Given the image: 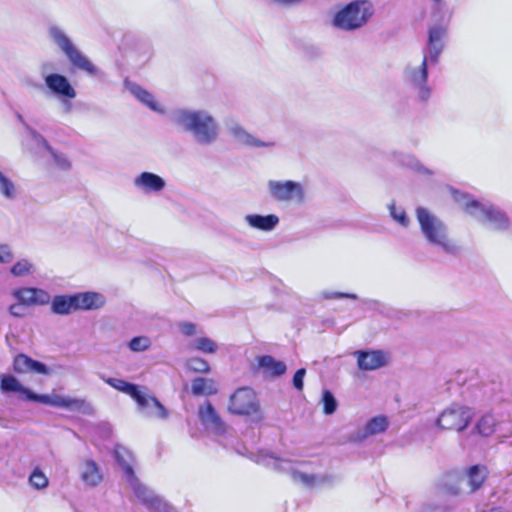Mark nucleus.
<instances>
[{"label": "nucleus", "mask_w": 512, "mask_h": 512, "mask_svg": "<svg viewBox=\"0 0 512 512\" xmlns=\"http://www.w3.org/2000/svg\"><path fill=\"white\" fill-rule=\"evenodd\" d=\"M447 34V28L441 24L429 27L425 46L423 47V60L419 66L407 65L403 77L405 83L411 88L417 100L427 103L432 96V87L428 84L429 68L439 62L444 50L443 38Z\"/></svg>", "instance_id": "f257e3e1"}, {"label": "nucleus", "mask_w": 512, "mask_h": 512, "mask_svg": "<svg viewBox=\"0 0 512 512\" xmlns=\"http://www.w3.org/2000/svg\"><path fill=\"white\" fill-rule=\"evenodd\" d=\"M171 120L190 132L201 145H210L218 138L217 122L206 110L177 109L172 113Z\"/></svg>", "instance_id": "f03ea898"}, {"label": "nucleus", "mask_w": 512, "mask_h": 512, "mask_svg": "<svg viewBox=\"0 0 512 512\" xmlns=\"http://www.w3.org/2000/svg\"><path fill=\"white\" fill-rule=\"evenodd\" d=\"M50 40L62 51L73 71H81L102 83L108 81L107 74L94 65L72 42L66 32L58 25H50L48 28Z\"/></svg>", "instance_id": "7ed1b4c3"}, {"label": "nucleus", "mask_w": 512, "mask_h": 512, "mask_svg": "<svg viewBox=\"0 0 512 512\" xmlns=\"http://www.w3.org/2000/svg\"><path fill=\"white\" fill-rule=\"evenodd\" d=\"M415 213L420 231L430 246L447 255L459 252V247L449 239L447 227L442 220L422 206L417 207Z\"/></svg>", "instance_id": "20e7f679"}, {"label": "nucleus", "mask_w": 512, "mask_h": 512, "mask_svg": "<svg viewBox=\"0 0 512 512\" xmlns=\"http://www.w3.org/2000/svg\"><path fill=\"white\" fill-rule=\"evenodd\" d=\"M375 13L369 0H352L334 13L331 24L334 28L354 32L366 26Z\"/></svg>", "instance_id": "39448f33"}, {"label": "nucleus", "mask_w": 512, "mask_h": 512, "mask_svg": "<svg viewBox=\"0 0 512 512\" xmlns=\"http://www.w3.org/2000/svg\"><path fill=\"white\" fill-rule=\"evenodd\" d=\"M475 213L474 218L482 224L488 225L491 229L504 232L510 229L511 220L508 214L499 206L489 201L474 202L472 206Z\"/></svg>", "instance_id": "423d86ee"}, {"label": "nucleus", "mask_w": 512, "mask_h": 512, "mask_svg": "<svg viewBox=\"0 0 512 512\" xmlns=\"http://www.w3.org/2000/svg\"><path fill=\"white\" fill-rule=\"evenodd\" d=\"M472 411L469 407L452 404L445 409L437 418L438 427L446 430H465L472 420Z\"/></svg>", "instance_id": "0eeeda50"}, {"label": "nucleus", "mask_w": 512, "mask_h": 512, "mask_svg": "<svg viewBox=\"0 0 512 512\" xmlns=\"http://www.w3.org/2000/svg\"><path fill=\"white\" fill-rule=\"evenodd\" d=\"M228 410L239 416H250L259 412L260 405L255 391L246 386L238 388L229 398Z\"/></svg>", "instance_id": "6e6552de"}, {"label": "nucleus", "mask_w": 512, "mask_h": 512, "mask_svg": "<svg viewBox=\"0 0 512 512\" xmlns=\"http://www.w3.org/2000/svg\"><path fill=\"white\" fill-rule=\"evenodd\" d=\"M44 83L50 93L61 101L65 111H70L71 100L77 93L69 79L60 73H50L44 76Z\"/></svg>", "instance_id": "1a4fd4ad"}, {"label": "nucleus", "mask_w": 512, "mask_h": 512, "mask_svg": "<svg viewBox=\"0 0 512 512\" xmlns=\"http://www.w3.org/2000/svg\"><path fill=\"white\" fill-rule=\"evenodd\" d=\"M41 404L57 408H63L71 412H77L84 415H93V406L85 399L72 398L62 395L43 394Z\"/></svg>", "instance_id": "9d476101"}, {"label": "nucleus", "mask_w": 512, "mask_h": 512, "mask_svg": "<svg viewBox=\"0 0 512 512\" xmlns=\"http://www.w3.org/2000/svg\"><path fill=\"white\" fill-rule=\"evenodd\" d=\"M0 390L4 394L17 393L19 398L23 401L40 403L43 394L37 393L31 388L23 385L14 375L12 374H1L0 375Z\"/></svg>", "instance_id": "9b49d317"}, {"label": "nucleus", "mask_w": 512, "mask_h": 512, "mask_svg": "<svg viewBox=\"0 0 512 512\" xmlns=\"http://www.w3.org/2000/svg\"><path fill=\"white\" fill-rule=\"evenodd\" d=\"M105 383L119 392L130 396L138 405L140 410L146 409L149 406V399L147 394L141 389L138 384L126 381L121 378L115 377H101Z\"/></svg>", "instance_id": "f8f14e48"}, {"label": "nucleus", "mask_w": 512, "mask_h": 512, "mask_svg": "<svg viewBox=\"0 0 512 512\" xmlns=\"http://www.w3.org/2000/svg\"><path fill=\"white\" fill-rule=\"evenodd\" d=\"M11 296L24 307L43 306L50 302L48 291L38 287H20L11 291Z\"/></svg>", "instance_id": "ddd939ff"}, {"label": "nucleus", "mask_w": 512, "mask_h": 512, "mask_svg": "<svg viewBox=\"0 0 512 512\" xmlns=\"http://www.w3.org/2000/svg\"><path fill=\"white\" fill-rule=\"evenodd\" d=\"M268 187L272 197L278 201H288L293 198L302 200L304 191L300 183L287 180V181H269Z\"/></svg>", "instance_id": "4468645a"}, {"label": "nucleus", "mask_w": 512, "mask_h": 512, "mask_svg": "<svg viewBox=\"0 0 512 512\" xmlns=\"http://www.w3.org/2000/svg\"><path fill=\"white\" fill-rule=\"evenodd\" d=\"M13 370L18 374L35 373L51 375L53 370L44 362L36 360L25 353H18L13 359Z\"/></svg>", "instance_id": "2eb2a0df"}, {"label": "nucleus", "mask_w": 512, "mask_h": 512, "mask_svg": "<svg viewBox=\"0 0 512 512\" xmlns=\"http://www.w3.org/2000/svg\"><path fill=\"white\" fill-rule=\"evenodd\" d=\"M436 489L443 495L460 496L465 491L462 473L456 470L444 473L436 483Z\"/></svg>", "instance_id": "dca6fc26"}, {"label": "nucleus", "mask_w": 512, "mask_h": 512, "mask_svg": "<svg viewBox=\"0 0 512 512\" xmlns=\"http://www.w3.org/2000/svg\"><path fill=\"white\" fill-rule=\"evenodd\" d=\"M357 366L362 371H372L387 364L386 354L382 350L361 349L354 352Z\"/></svg>", "instance_id": "f3484780"}, {"label": "nucleus", "mask_w": 512, "mask_h": 512, "mask_svg": "<svg viewBox=\"0 0 512 512\" xmlns=\"http://www.w3.org/2000/svg\"><path fill=\"white\" fill-rule=\"evenodd\" d=\"M123 86L142 105L146 106L154 112L160 114L164 113V109L156 101L154 95L142 86H140L139 84H137L136 82L129 80V78H125L123 81Z\"/></svg>", "instance_id": "a211bd4d"}, {"label": "nucleus", "mask_w": 512, "mask_h": 512, "mask_svg": "<svg viewBox=\"0 0 512 512\" xmlns=\"http://www.w3.org/2000/svg\"><path fill=\"white\" fill-rule=\"evenodd\" d=\"M198 416L201 423L216 434L223 435L226 432L225 423L210 401H206L199 407Z\"/></svg>", "instance_id": "6ab92c4d"}, {"label": "nucleus", "mask_w": 512, "mask_h": 512, "mask_svg": "<svg viewBox=\"0 0 512 512\" xmlns=\"http://www.w3.org/2000/svg\"><path fill=\"white\" fill-rule=\"evenodd\" d=\"M464 478V486L468 487V493L478 491L488 477V470L486 466L481 464H474L465 469L462 473Z\"/></svg>", "instance_id": "aec40b11"}, {"label": "nucleus", "mask_w": 512, "mask_h": 512, "mask_svg": "<svg viewBox=\"0 0 512 512\" xmlns=\"http://www.w3.org/2000/svg\"><path fill=\"white\" fill-rule=\"evenodd\" d=\"M134 185L144 193H159L165 186L164 178L153 172H141L135 179Z\"/></svg>", "instance_id": "412c9836"}, {"label": "nucleus", "mask_w": 512, "mask_h": 512, "mask_svg": "<svg viewBox=\"0 0 512 512\" xmlns=\"http://www.w3.org/2000/svg\"><path fill=\"white\" fill-rule=\"evenodd\" d=\"M77 300L78 310L90 311L97 310L105 305V296L99 292L86 291L74 293Z\"/></svg>", "instance_id": "4be33fe9"}, {"label": "nucleus", "mask_w": 512, "mask_h": 512, "mask_svg": "<svg viewBox=\"0 0 512 512\" xmlns=\"http://www.w3.org/2000/svg\"><path fill=\"white\" fill-rule=\"evenodd\" d=\"M231 135L242 145L252 148L259 147H273L275 145L272 141H262L252 134L248 133L242 126L233 124L229 127Z\"/></svg>", "instance_id": "5701e85b"}, {"label": "nucleus", "mask_w": 512, "mask_h": 512, "mask_svg": "<svg viewBox=\"0 0 512 512\" xmlns=\"http://www.w3.org/2000/svg\"><path fill=\"white\" fill-rule=\"evenodd\" d=\"M256 362L258 369L264 370L273 378L281 377L287 371V366L283 361L268 354L257 356Z\"/></svg>", "instance_id": "b1692460"}, {"label": "nucleus", "mask_w": 512, "mask_h": 512, "mask_svg": "<svg viewBox=\"0 0 512 512\" xmlns=\"http://www.w3.org/2000/svg\"><path fill=\"white\" fill-rule=\"evenodd\" d=\"M50 309L55 315H69L74 311H78L77 300L75 299L74 293L56 295L51 300Z\"/></svg>", "instance_id": "393cba45"}, {"label": "nucleus", "mask_w": 512, "mask_h": 512, "mask_svg": "<svg viewBox=\"0 0 512 512\" xmlns=\"http://www.w3.org/2000/svg\"><path fill=\"white\" fill-rule=\"evenodd\" d=\"M245 221L253 229L270 232L278 225L279 218L274 214H247L245 216Z\"/></svg>", "instance_id": "a878e982"}, {"label": "nucleus", "mask_w": 512, "mask_h": 512, "mask_svg": "<svg viewBox=\"0 0 512 512\" xmlns=\"http://www.w3.org/2000/svg\"><path fill=\"white\" fill-rule=\"evenodd\" d=\"M389 427V419L386 415H377L371 417L358 434V438L363 440L369 436L385 432Z\"/></svg>", "instance_id": "bb28decb"}, {"label": "nucleus", "mask_w": 512, "mask_h": 512, "mask_svg": "<svg viewBox=\"0 0 512 512\" xmlns=\"http://www.w3.org/2000/svg\"><path fill=\"white\" fill-rule=\"evenodd\" d=\"M393 158L398 165L408 168L417 174L427 176L433 175V171L421 164L420 161L412 154L394 152Z\"/></svg>", "instance_id": "cd10ccee"}, {"label": "nucleus", "mask_w": 512, "mask_h": 512, "mask_svg": "<svg viewBox=\"0 0 512 512\" xmlns=\"http://www.w3.org/2000/svg\"><path fill=\"white\" fill-rule=\"evenodd\" d=\"M113 456L116 461V463L119 465L123 472V476L127 481L130 480L129 472L131 471L132 474H136L134 467L132 465L133 457L131 452L126 449L124 446L120 444H116L114 446Z\"/></svg>", "instance_id": "c85d7f7f"}, {"label": "nucleus", "mask_w": 512, "mask_h": 512, "mask_svg": "<svg viewBox=\"0 0 512 512\" xmlns=\"http://www.w3.org/2000/svg\"><path fill=\"white\" fill-rule=\"evenodd\" d=\"M81 479L91 487L97 486L102 481L100 468L93 459H87L82 464Z\"/></svg>", "instance_id": "c756f323"}, {"label": "nucleus", "mask_w": 512, "mask_h": 512, "mask_svg": "<svg viewBox=\"0 0 512 512\" xmlns=\"http://www.w3.org/2000/svg\"><path fill=\"white\" fill-rule=\"evenodd\" d=\"M130 480L127 481L129 487L132 489L133 494L144 507L156 494L152 489L140 482L136 474L129 472Z\"/></svg>", "instance_id": "7c9ffc66"}, {"label": "nucleus", "mask_w": 512, "mask_h": 512, "mask_svg": "<svg viewBox=\"0 0 512 512\" xmlns=\"http://www.w3.org/2000/svg\"><path fill=\"white\" fill-rule=\"evenodd\" d=\"M218 393L216 382L211 378L195 377L191 381V394L193 396H212Z\"/></svg>", "instance_id": "2f4dec72"}, {"label": "nucleus", "mask_w": 512, "mask_h": 512, "mask_svg": "<svg viewBox=\"0 0 512 512\" xmlns=\"http://www.w3.org/2000/svg\"><path fill=\"white\" fill-rule=\"evenodd\" d=\"M498 420L492 413H485L476 422L474 430L482 437H489L495 432Z\"/></svg>", "instance_id": "473e14b6"}, {"label": "nucleus", "mask_w": 512, "mask_h": 512, "mask_svg": "<svg viewBox=\"0 0 512 512\" xmlns=\"http://www.w3.org/2000/svg\"><path fill=\"white\" fill-rule=\"evenodd\" d=\"M449 191L451 193L453 200L457 204H459L467 214L474 217L475 213L473 212L474 208L472 206L474 205V202H480V201L473 198L470 194L462 192L453 187H449ZM475 210H477V209L475 208Z\"/></svg>", "instance_id": "72a5a7b5"}, {"label": "nucleus", "mask_w": 512, "mask_h": 512, "mask_svg": "<svg viewBox=\"0 0 512 512\" xmlns=\"http://www.w3.org/2000/svg\"><path fill=\"white\" fill-rule=\"evenodd\" d=\"M292 477L294 480L301 481L306 486H312L317 482L323 483V484L324 483L332 484L336 478L333 475H323V476L318 477L313 474H307V473L299 472L296 470L292 471Z\"/></svg>", "instance_id": "f704fd0d"}, {"label": "nucleus", "mask_w": 512, "mask_h": 512, "mask_svg": "<svg viewBox=\"0 0 512 512\" xmlns=\"http://www.w3.org/2000/svg\"><path fill=\"white\" fill-rule=\"evenodd\" d=\"M189 348L204 354H214L218 350V344L213 339L203 336L194 339L189 344Z\"/></svg>", "instance_id": "c9c22d12"}, {"label": "nucleus", "mask_w": 512, "mask_h": 512, "mask_svg": "<svg viewBox=\"0 0 512 512\" xmlns=\"http://www.w3.org/2000/svg\"><path fill=\"white\" fill-rule=\"evenodd\" d=\"M149 399V406L142 411H145L149 416H156L159 419H166L169 415L167 408L155 396L147 395Z\"/></svg>", "instance_id": "e433bc0d"}, {"label": "nucleus", "mask_w": 512, "mask_h": 512, "mask_svg": "<svg viewBox=\"0 0 512 512\" xmlns=\"http://www.w3.org/2000/svg\"><path fill=\"white\" fill-rule=\"evenodd\" d=\"M185 367L192 373L208 374L211 371L210 364L201 357L188 358Z\"/></svg>", "instance_id": "4c0bfd02"}, {"label": "nucleus", "mask_w": 512, "mask_h": 512, "mask_svg": "<svg viewBox=\"0 0 512 512\" xmlns=\"http://www.w3.org/2000/svg\"><path fill=\"white\" fill-rule=\"evenodd\" d=\"M145 508L149 512H174V507L168 503L162 496L155 494L146 504Z\"/></svg>", "instance_id": "58836bf2"}, {"label": "nucleus", "mask_w": 512, "mask_h": 512, "mask_svg": "<svg viewBox=\"0 0 512 512\" xmlns=\"http://www.w3.org/2000/svg\"><path fill=\"white\" fill-rule=\"evenodd\" d=\"M0 194L8 200L16 198V187L14 182L0 171Z\"/></svg>", "instance_id": "ea45409f"}, {"label": "nucleus", "mask_w": 512, "mask_h": 512, "mask_svg": "<svg viewBox=\"0 0 512 512\" xmlns=\"http://www.w3.org/2000/svg\"><path fill=\"white\" fill-rule=\"evenodd\" d=\"M321 402L323 404V412L325 415H332L338 408V401L332 391L324 389L322 392Z\"/></svg>", "instance_id": "a19ab883"}, {"label": "nucleus", "mask_w": 512, "mask_h": 512, "mask_svg": "<svg viewBox=\"0 0 512 512\" xmlns=\"http://www.w3.org/2000/svg\"><path fill=\"white\" fill-rule=\"evenodd\" d=\"M152 345L151 339L148 336L140 335L132 337L127 346L132 352H145Z\"/></svg>", "instance_id": "79ce46f5"}, {"label": "nucleus", "mask_w": 512, "mask_h": 512, "mask_svg": "<svg viewBox=\"0 0 512 512\" xmlns=\"http://www.w3.org/2000/svg\"><path fill=\"white\" fill-rule=\"evenodd\" d=\"M29 483L33 488L41 490L46 488L49 482L42 470L36 467L29 476Z\"/></svg>", "instance_id": "37998d69"}, {"label": "nucleus", "mask_w": 512, "mask_h": 512, "mask_svg": "<svg viewBox=\"0 0 512 512\" xmlns=\"http://www.w3.org/2000/svg\"><path fill=\"white\" fill-rule=\"evenodd\" d=\"M32 269L33 265L27 259H21L10 268V272L15 277H23L29 275Z\"/></svg>", "instance_id": "c03bdc74"}, {"label": "nucleus", "mask_w": 512, "mask_h": 512, "mask_svg": "<svg viewBox=\"0 0 512 512\" xmlns=\"http://www.w3.org/2000/svg\"><path fill=\"white\" fill-rule=\"evenodd\" d=\"M388 208L390 216L394 221L403 227H407L409 225L410 221L404 209L397 208L394 202L389 204Z\"/></svg>", "instance_id": "a18cd8bd"}, {"label": "nucleus", "mask_w": 512, "mask_h": 512, "mask_svg": "<svg viewBox=\"0 0 512 512\" xmlns=\"http://www.w3.org/2000/svg\"><path fill=\"white\" fill-rule=\"evenodd\" d=\"M27 131L31 137V139L38 145L42 146L43 149H45L47 152H52V146L49 144L47 139L40 134L38 131H36L34 128L27 126Z\"/></svg>", "instance_id": "49530a36"}, {"label": "nucleus", "mask_w": 512, "mask_h": 512, "mask_svg": "<svg viewBox=\"0 0 512 512\" xmlns=\"http://www.w3.org/2000/svg\"><path fill=\"white\" fill-rule=\"evenodd\" d=\"M321 299H352L357 300L358 296L355 293H346V292H331V291H322L320 293Z\"/></svg>", "instance_id": "de8ad7c7"}, {"label": "nucleus", "mask_w": 512, "mask_h": 512, "mask_svg": "<svg viewBox=\"0 0 512 512\" xmlns=\"http://www.w3.org/2000/svg\"><path fill=\"white\" fill-rule=\"evenodd\" d=\"M49 153L59 168L63 170H68L70 168L71 164L64 154L58 153L54 148H52V152Z\"/></svg>", "instance_id": "09e8293b"}, {"label": "nucleus", "mask_w": 512, "mask_h": 512, "mask_svg": "<svg viewBox=\"0 0 512 512\" xmlns=\"http://www.w3.org/2000/svg\"><path fill=\"white\" fill-rule=\"evenodd\" d=\"M305 375H306L305 368H299L295 371L293 378H292V384L297 391L303 390Z\"/></svg>", "instance_id": "8fccbe9b"}, {"label": "nucleus", "mask_w": 512, "mask_h": 512, "mask_svg": "<svg viewBox=\"0 0 512 512\" xmlns=\"http://www.w3.org/2000/svg\"><path fill=\"white\" fill-rule=\"evenodd\" d=\"M179 331L186 337H191L196 333V324L189 321H184L178 325Z\"/></svg>", "instance_id": "3c124183"}, {"label": "nucleus", "mask_w": 512, "mask_h": 512, "mask_svg": "<svg viewBox=\"0 0 512 512\" xmlns=\"http://www.w3.org/2000/svg\"><path fill=\"white\" fill-rule=\"evenodd\" d=\"M13 260V253L7 244H0V263L6 264Z\"/></svg>", "instance_id": "603ef678"}, {"label": "nucleus", "mask_w": 512, "mask_h": 512, "mask_svg": "<svg viewBox=\"0 0 512 512\" xmlns=\"http://www.w3.org/2000/svg\"><path fill=\"white\" fill-rule=\"evenodd\" d=\"M24 306L22 304H19L18 301H16L15 303L11 304L9 307H8V312L11 316L15 317V318H23L25 316V313L23 312V308Z\"/></svg>", "instance_id": "864d4df0"}, {"label": "nucleus", "mask_w": 512, "mask_h": 512, "mask_svg": "<svg viewBox=\"0 0 512 512\" xmlns=\"http://www.w3.org/2000/svg\"><path fill=\"white\" fill-rule=\"evenodd\" d=\"M266 457L272 458L275 460V468L279 470H285L290 468L291 462L288 460L280 459L276 457L273 453H269Z\"/></svg>", "instance_id": "5fc2aeb1"}, {"label": "nucleus", "mask_w": 512, "mask_h": 512, "mask_svg": "<svg viewBox=\"0 0 512 512\" xmlns=\"http://www.w3.org/2000/svg\"><path fill=\"white\" fill-rule=\"evenodd\" d=\"M303 0H273V2L281 5H293L302 2Z\"/></svg>", "instance_id": "6e6d98bb"}, {"label": "nucleus", "mask_w": 512, "mask_h": 512, "mask_svg": "<svg viewBox=\"0 0 512 512\" xmlns=\"http://www.w3.org/2000/svg\"><path fill=\"white\" fill-rule=\"evenodd\" d=\"M18 120H20L21 122H23V117L21 114H18Z\"/></svg>", "instance_id": "4d7b16f0"}, {"label": "nucleus", "mask_w": 512, "mask_h": 512, "mask_svg": "<svg viewBox=\"0 0 512 512\" xmlns=\"http://www.w3.org/2000/svg\"><path fill=\"white\" fill-rule=\"evenodd\" d=\"M33 86H34V87H36V88H41V87H42V86H41V85H39V84H33Z\"/></svg>", "instance_id": "13d9d810"}]
</instances>
